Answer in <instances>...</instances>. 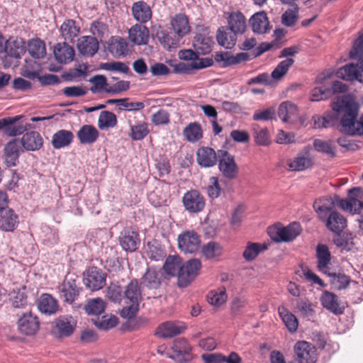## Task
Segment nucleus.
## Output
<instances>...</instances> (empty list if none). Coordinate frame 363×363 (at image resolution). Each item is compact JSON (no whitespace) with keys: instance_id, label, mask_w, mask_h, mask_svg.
I'll use <instances>...</instances> for the list:
<instances>
[{"instance_id":"nucleus-6","label":"nucleus","mask_w":363,"mask_h":363,"mask_svg":"<svg viewBox=\"0 0 363 363\" xmlns=\"http://www.w3.org/2000/svg\"><path fill=\"white\" fill-rule=\"evenodd\" d=\"M218 156V168L223 176L228 179L236 178L238 174V167L235 162L234 156L226 150H220Z\"/></svg>"},{"instance_id":"nucleus-38","label":"nucleus","mask_w":363,"mask_h":363,"mask_svg":"<svg viewBox=\"0 0 363 363\" xmlns=\"http://www.w3.org/2000/svg\"><path fill=\"white\" fill-rule=\"evenodd\" d=\"M38 308L44 314L52 315L55 313L58 308V302L51 295L43 294L38 301Z\"/></svg>"},{"instance_id":"nucleus-1","label":"nucleus","mask_w":363,"mask_h":363,"mask_svg":"<svg viewBox=\"0 0 363 363\" xmlns=\"http://www.w3.org/2000/svg\"><path fill=\"white\" fill-rule=\"evenodd\" d=\"M335 116L328 113L314 119L316 128H329L335 119L340 121V131L350 136L363 135V114L358 119L359 106L352 98L344 96L332 104Z\"/></svg>"},{"instance_id":"nucleus-31","label":"nucleus","mask_w":363,"mask_h":363,"mask_svg":"<svg viewBox=\"0 0 363 363\" xmlns=\"http://www.w3.org/2000/svg\"><path fill=\"white\" fill-rule=\"evenodd\" d=\"M19 223L18 215L11 208L0 213V228L6 232H12Z\"/></svg>"},{"instance_id":"nucleus-49","label":"nucleus","mask_w":363,"mask_h":363,"mask_svg":"<svg viewBox=\"0 0 363 363\" xmlns=\"http://www.w3.org/2000/svg\"><path fill=\"white\" fill-rule=\"evenodd\" d=\"M278 313L289 332L296 331L298 323L296 317L288 311L284 306L278 308Z\"/></svg>"},{"instance_id":"nucleus-41","label":"nucleus","mask_w":363,"mask_h":363,"mask_svg":"<svg viewBox=\"0 0 363 363\" xmlns=\"http://www.w3.org/2000/svg\"><path fill=\"white\" fill-rule=\"evenodd\" d=\"M156 38L162 47L168 50L179 47L182 40L179 38H177V35L175 33L172 35L168 30L164 29H160L157 30Z\"/></svg>"},{"instance_id":"nucleus-55","label":"nucleus","mask_w":363,"mask_h":363,"mask_svg":"<svg viewBox=\"0 0 363 363\" xmlns=\"http://www.w3.org/2000/svg\"><path fill=\"white\" fill-rule=\"evenodd\" d=\"M105 308L106 303L101 298L89 300L86 305L84 306V309L89 315H95L101 314L104 311Z\"/></svg>"},{"instance_id":"nucleus-18","label":"nucleus","mask_w":363,"mask_h":363,"mask_svg":"<svg viewBox=\"0 0 363 363\" xmlns=\"http://www.w3.org/2000/svg\"><path fill=\"white\" fill-rule=\"evenodd\" d=\"M18 329L24 335H33L39 330L40 323L30 312L23 314L18 321Z\"/></svg>"},{"instance_id":"nucleus-63","label":"nucleus","mask_w":363,"mask_h":363,"mask_svg":"<svg viewBox=\"0 0 363 363\" xmlns=\"http://www.w3.org/2000/svg\"><path fill=\"white\" fill-rule=\"evenodd\" d=\"M330 96H331L330 88L315 87L311 91V100L312 101H319L325 100Z\"/></svg>"},{"instance_id":"nucleus-64","label":"nucleus","mask_w":363,"mask_h":363,"mask_svg":"<svg viewBox=\"0 0 363 363\" xmlns=\"http://www.w3.org/2000/svg\"><path fill=\"white\" fill-rule=\"evenodd\" d=\"M350 56L352 59H363V33L354 42Z\"/></svg>"},{"instance_id":"nucleus-16","label":"nucleus","mask_w":363,"mask_h":363,"mask_svg":"<svg viewBox=\"0 0 363 363\" xmlns=\"http://www.w3.org/2000/svg\"><path fill=\"white\" fill-rule=\"evenodd\" d=\"M169 25L177 38L182 39L191 31L189 18L184 13L175 14L170 18Z\"/></svg>"},{"instance_id":"nucleus-8","label":"nucleus","mask_w":363,"mask_h":363,"mask_svg":"<svg viewBox=\"0 0 363 363\" xmlns=\"http://www.w3.org/2000/svg\"><path fill=\"white\" fill-rule=\"evenodd\" d=\"M296 359L298 363H315L317 359L315 348L306 341L297 342L294 347Z\"/></svg>"},{"instance_id":"nucleus-56","label":"nucleus","mask_w":363,"mask_h":363,"mask_svg":"<svg viewBox=\"0 0 363 363\" xmlns=\"http://www.w3.org/2000/svg\"><path fill=\"white\" fill-rule=\"evenodd\" d=\"M294 62V60L293 58H286L281 61L272 71V78L274 80L281 79L288 72Z\"/></svg>"},{"instance_id":"nucleus-34","label":"nucleus","mask_w":363,"mask_h":363,"mask_svg":"<svg viewBox=\"0 0 363 363\" xmlns=\"http://www.w3.org/2000/svg\"><path fill=\"white\" fill-rule=\"evenodd\" d=\"M322 306L334 314H341L344 311V307L340 306L337 296L328 291H325L320 297Z\"/></svg>"},{"instance_id":"nucleus-3","label":"nucleus","mask_w":363,"mask_h":363,"mask_svg":"<svg viewBox=\"0 0 363 363\" xmlns=\"http://www.w3.org/2000/svg\"><path fill=\"white\" fill-rule=\"evenodd\" d=\"M301 232V225L297 223H292L286 227L274 225L267 230L271 239L277 242L292 241Z\"/></svg>"},{"instance_id":"nucleus-7","label":"nucleus","mask_w":363,"mask_h":363,"mask_svg":"<svg viewBox=\"0 0 363 363\" xmlns=\"http://www.w3.org/2000/svg\"><path fill=\"white\" fill-rule=\"evenodd\" d=\"M184 209L189 213H198L202 211L206 202L203 196L197 190L186 191L182 197Z\"/></svg>"},{"instance_id":"nucleus-17","label":"nucleus","mask_w":363,"mask_h":363,"mask_svg":"<svg viewBox=\"0 0 363 363\" xmlns=\"http://www.w3.org/2000/svg\"><path fill=\"white\" fill-rule=\"evenodd\" d=\"M84 283L91 291L99 290L106 284V274L98 268L91 267L87 271Z\"/></svg>"},{"instance_id":"nucleus-39","label":"nucleus","mask_w":363,"mask_h":363,"mask_svg":"<svg viewBox=\"0 0 363 363\" xmlns=\"http://www.w3.org/2000/svg\"><path fill=\"white\" fill-rule=\"evenodd\" d=\"M212 65V60L201 59L198 61L191 62L190 63L180 62L176 67V71L182 74H191L194 70L203 69L210 67Z\"/></svg>"},{"instance_id":"nucleus-25","label":"nucleus","mask_w":363,"mask_h":363,"mask_svg":"<svg viewBox=\"0 0 363 363\" xmlns=\"http://www.w3.org/2000/svg\"><path fill=\"white\" fill-rule=\"evenodd\" d=\"M278 116L283 122L292 123L298 117V107L291 101H284L279 106Z\"/></svg>"},{"instance_id":"nucleus-10","label":"nucleus","mask_w":363,"mask_h":363,"mask_svg":"<svg viewBox=\"0 0 363 363\" xmlns=\"http://www.w3.org/2000/svg\"><path fill=\"white\" fill-rule=\"evenodd\" d=\"M356 65L349 64L343 66L337 72V76L347 81L357 80L363 83V59H357Z\"/></svg>"},{"instance_id":"nucleus-50","label":"nucleus","mask_w":363,"mask_h":363,"mask_svg":"<svg viewBox=\"0 0 363 363\" xmlns=\"http://www.w3.org/2000/svg\"><path fill=\"white\" fill-rule=\"evenodd\" d=\"M186 140L190 143H196L203 137L201 125L197 122L190 123L183 130Z\"/></svg>"},{"instance_id":"nucleus-9","label":"nucleus","mask_w":363,"mask_h":363,"mask_svg":"<svg viewBox=\"0 0 363 363\" xmlns=\"http://www.w3.org/2000/svg\"><path fill=\"white\" fill-rule=\"evenodd\" d=\"M177 240L179 250L186 254L194 253L198 250L201 244L199 235L193 230L185 231L180 234Z\"/></svg>"},{"instance_id":"nucleus-23","label":"nucleus","mask_w":363,"mask_h":363,"mask_svg":"<svg viewBox=\"0 0 363 363\" xmlns=\"http://www.w3.org/2000/svg\"><path fill=\"white\" fill-rule=\"evenodd\" d=\"M56 61L61 64H68L74 60V48L66 43H57L53 50Z\"/></svg>"},{"instance_id":"nucleus-48","label":"nucleus","mask_w":363,"mask_h":363,"mask_svg":"<svg viewBox=\"0 0 363 363\" xmlns=\"http://www.w3.org/2000/svg\"><path fill=\"white\" fill-rule=\"evenodd\" d=\"M117 122L115 113L108 111H103L99 116L98 127L101 130H108L116 127Z\"/></svg>"},{"instance_id":"nucleus-22","label":"nucleus","mask_w":363,"mask_h":363,"mask_svg":"<svg viewBox=\"0 0 363 363\" xmlns=\"http://www.w3.org/2000/svg\"><path fill=\"white\" fill-rule=\"evenodd\" d=\"M250 24L255 33L264 34L269 31V21L265 11L253 14L250 18Z\"/></svg>"},{"instance_id":"nucleus-47","label":"nucleus","mask_w":363,"mask_h":363,"mask_svg":"<svg viewBox=\"0 0 363 363\" xmlns=\"http://www.w3.org/2000/svg\"><path fill=\"white\" fill-rule=\"evenodd\" d=\"M182 260L179 256H169L167 257L162 269L164 272L170 276H179V271L182 268Z\"/></svg>"},{"instance_id":"nucleus-62","label":"nucleus","mask_w":363,"mask_h":363,"mask_svg":"<svg viewBox=\"0 0 363 363\" xmlns=\"http://www.w3.org/2000/svg\"><path fill=\"white\" fill-rule=\"evenodd\" d=\"M118 323V319L116 316L112 315L108 317L104 315L101 319H98L94 322V325L101 330H108L114 328Z\"/></svg>"},{"instance_id":"nucleus-28","label":"nucleus","mask_w":363,"mask_h":363,"mask_svg":"<svg viewBox=\"0 0 363 363\" xmlns=\"http://www.w3.org/2000/svg\"><path fill=\"white\" fill-rule=\"evenodd\" d=\"M77 48L82 55L92 57L99 50V42L93 36H82L78 40Z\"/></svg>"},{"instance_id":"nucleus-58","label":"nucleus","mask_w":363,"mask_h":363,"mask_svg":"<svg viewBox=\"0 0 363 363\" xmlns=\"http://www.w3.org/2000/svg\"><path fill=\"white\" fill-rule=\"evenodd\" d=\"M207 299L210 304L219 306L224 303L227 299L225 287L219 288L217 291H211L207 295Z\"/></svg>"},{"instance_id":"nucleus-36","label":"nucleus","mask_w":363,"mask_h":363,"mask_svg":"<svg viewBox=\"0 0 363 363\" xmlns=\"http://www.w3.org/2000/svg\"><path fill=\"white\" fill-rule=\"evenodd\" d=\"M317 268L324 274H328L331 255L327 245L318 244L316 247Z\"/></svg>"},{"instance_id":"nucleus-59","label":"nucleus","mask_w":363,"mask_h":363,"mask_svg":"<svg viewBox=\"0 0 363 363\" xmlns=\"http://www.w3.org/2000/svg\"><path fill=\"white\" fill-rule=\"evenodd\" d=\"M281 16V23L286 26H293L298 20V6L297 4L291 6Z\"/></svg>"},{"instance_id":"nucleus-45","label":"nucleus","mask_w":363,"mask_h":363,"mask_svg":"<svg viewBox=\"0 0 363 363\" xmlns=\"http://www.w3.org/2000/svg\"><path fill=\"white\" fill-rule=\"evenodd\" d=\"M216 39L220 45L226 49H231L236 43L237 35L230 30L226 31L222 27L218 30Z\"/></svg>"},{"instance_id":"nucleus-11","label":"nucleus","mask_w":363,"mask_h":363,"mask_svg":"<svg viewBox=\"0 0 363 363\" xmlns=\"http://www.w3.org/2000/svg\"><path fill=\"white\" fill-rule=\"evenodd\" d=\"M320 221L324 223L328 230L336 235H340L347 226L346 218L337 211H332Z\"/></svg>"},{"instance_id":"nucleus-54","label":"nucleus","mask_w":363,"mask_h":363,"mask_svg":"<svg viewBox=\"0 0 363 363\" xmlns=\"http://www.w3.org/2000/svg\"><path fill=\"white\" fill-rule=\"evenodd\" d=\"M252 130L257 145L267 146L269 144V134L267 128H260L257 124H253Z\"/></svg>"},{"instance_id":"nucleus-60","label":"nucleus","mask_w":363,"mask_h":363,"mask_svg":"<svg viewBox=\"0 0 363 363\" xmlns=\"http://www.w3.org/2000/svg\"><path fill=\"white\" fill-rule=\"evenodd\" d=\"M296 306L302 316L308 319L314 316L315 306L308 299L298 300L296 303Z\"/></svg>"},{"instance_id":"nucleus-40","label":"nucleus","mask_w":363,"mask_h":363,"mask_svg":"<svg viewBox=\"0 0 363 363\" xmlns=\"http://www.w3.org/2000/svg\"><path fill=\"white\" fill-rule=\"evenodd\" d=\"M77 135L82 144H93L97 140L99 132L92 125H84L78 130Z\"/></svg>"},{"instance_id":"nucleus-37","label":"nucleus","mask_w":363,"mask_h":363,"mask_svg":"<svg viewBox=\"0 0 363 363\" xmlns=\"http://www.w3.org/2000/svg\"><path fill=\"white\" fill-rule=\"evenodd\" d=\"M60 33L65 41L74 42L80 33V27L76 24L75 21L67 19L60 26Z\"/></svg>"},{"instance_id":"nucleus-13","label":"nucleus","mask_w":363,"mask_h":363,"mask_svg":"<svg viewBox=\"0 0 363 363\" xmlns=\"http://www.w3.org/2000/svg\"><path fill=\"white\" fill-rule=\"evenodd\" d=\"M20 144L21 141L18 139H13L5 145L4 157L7 167H15L18 162L19 156L24 150Z\"/></svg>"},{"instance_id":"nucleus-52","label":"nucleus","mask_w":363,"mask_h":363,"mask_svg":"<svg viewBox=\"0 0 363 363\" xmlns=\"http://www.w3.org/2000/svg\"><path fill=\"white\" fill-rule=\"evenodd\" d=\"M149 133L148 125L145 122L138 121L135 125L130 123L129 136L133 140H142Z\"/></svg>"},{"instance_id":"nucleus-51","label":"nucleus","mask_w":363,"mask_h":363,"mask_svg":"<svg viewBox=\"0 0 363 363\" xmlns=\"http://www.w3.org/2000/svg\"><path fill=\"white\" fill-rule=\"evenodd\" d=\"M28 51L35 59H40L46 55V48L44 42L39 38L31 39L28 43Z\"/></svg>"},{"instance_id":"nucleus-21","label":"nucleus","mask_w":363,"mask_h":363,"mask_svg":"<svg viewBox=\"0 0 363 363\" xmlns=\"http://www.w3.org/2000/svg\"><path fill=\"white\" fill-rule=\"evenodd\" d=\"M21 145L24 150L36 151L43 145V139L40 134L36 131L27 132L21 139Z\"/></svg>"},{"instance_id":"nucleus-5","label":"nucleus","mask_w":363,"mask_h":363,"mask_svg":"<svg viewBox=\"0 0 363 363\" xmlns=\"http://www.w3.org/2000/svg\"><path fill=\"white\" fill-rule=\"evenodd\" d=\"M26 46L25 41L21 38H9L6 41L4 52H6L5 56L4 63H6L9 58H13L16 62L13 63L14 66L18 65L17 60L20 59L22 55L26 52ZM12 63L9 65L5 64V67H9Z\"/></svg>"},{"instance_id":"nucleus-14","label":"nucleus","mask_w":363,"mask_h":363,"mask_svg":"<svg viewBox=\"0 0 363 363\" xmlns=\"http://www.w3.org/2000/svg\"><path fill=\"white\" fill-rule=\"evenodd\" d=\"M60 296L64 301L72 303L79 294V288L74 279L66 278L58 286Z\"/></svg>"},{"instance_id":"nucleus-24","label":"nucleus","mask_w":363,"mask_h":363,"mask_svg":"<svg viewBox=\"0 0 363 363\" xmlns=\"http://www.w3.org/2000/svg\"><path fill=\"white\" fill-rule=\"evenodd\" d=\"M228 28L235 34H242L246 30V18L239 11H233L228 16Z\"/></svg>"},{"instance_id":"nucleus-20","label":"nucleus","mask_w":363,"mask_h":363,"mask_svg":"<svg viewBox=\"0 0 363 363\" xmlns=\"http://www.w3.org/2000/svg\"><path fill=\"white\" fill-rule=\"evenodd\" d=\"M360 193L359 188H353L349 190V198L346 199H340L338 201L339 206L345 211H349L353 214H359L361 207H359L360 201L356 197Z\"/></svg>"},{"instance_id":"nucleus-30","label":"nucleus","mask_w":363,"mask_h":363,"mask_svg":"<svg viewBox=\"0 0 363 363\" xmlns=\"http://www.w3.org/2000/svg\"><path fill=\"white\" fill-rule=\"evenodd\" d=\"M131 11L134 18L140 23L149 21L152 15L150 6L143 1L133 3Z\"/></svg>"},{"instance_id":"nucleus-57","label":"nucleus","mask_w":363,"mask_h":363,"mask_svg":"<svg viewBox=\"0 0 363 363\" xmlns=\"http://www.w3.org/2000/svg\"><path fill=\"white\" fill-rule=\"evenodd\" d=\"M201 252L206 259H213L222 255L223 248L216 242H209L202 246Z\"/></svg>"},{"instance_id":"nucleus-42","label":"nucleus","mask_w":363,"mask_h":363,"mask_svg":"<svg viewBox=\"0 0 363 363\" xmlns=\"http://www.w3.org/2000/svg\"><path fill=\"white\" fill-rule=\"evenodd\" d=\"M163 274L160 270L148 267L142 277L143 284L149 289H157L160 286Z\"/></svg>"},{"instance_id":"nucleus-33","label":"nucleus","mask_w":363,"mask_h":363,"mask_svg":"<svg viewBox=\"0 0 363 363\" xmlns=\"http://www.w3.org/2000/svg\"><path fill=\"white\" fill-rule=\"evenodd\" d=\"M149 30L141 24L133 26L128 31L129 39L133 43L141 45H146L149 40Z\"/></svg>"},{"instance_id":"nucleus-12","label":"nucleus","mask_w":363,"mask_h":363,"mask_svg":"<svg viewBox=\"0 0 363 363\" xmlns=\"http://www.w3.org/2000/svg\"><path fill=\"white\" fill-rule=\"evenodd\" d=\"M172 354L169 357L179 363H183L191 359V347L184 338H177L172 346Z\"/></svg>"},{"instance_id":"nucleus-44","label":"nucleus","mask_w":363,"mask_h":363,"mask_svg":"<svg viewBox=\"0 0 363 363\" xmlns=\"http://www.w3.org/2000/svg\"><path fill=\"white\" fill-rule=\"evenodd\" d=\"M73 133L67 130H60L56 132L52 138V145L55 149H60L68 146L73 140Z\"/></svg>"},{"instance_id":"nucleus-29","label":"nucleus","mask_w":363,"mask_h":363,"mask_svg":"<svg viewBox=\"0 0 363 363\" xmlns=\"http://www.w3.org/2000/svg\"><path fill=\"white\" fill-rule=\"evenodd\" d=\"M108 50L115 57H121L128 53V44L120 36H112L108 42Z\"/></svg>"},{"instance_id":"nucleus-4","label":"nucleus","mask_w":363,"mask_h":363,"mask_svg":"<svg viewBox=\"0 0 363 363\" xmlns=\"http://www.w3.org/2000/svg\"><path fill=\"white\" fill-rule=\"evenodd\" d=\"M201 267L199 259H191L182 265L179 271L178 286L180 288L186 287L198 275Z\"/></svg>"},{"instance_id":"nucleus-26","label":"nucleus","mask_w":363,"mask_h":363,"mask_svg":"<svg viewBox=\"0 0 363 363\" xmlns=\"http://www.w3.org/2000/svg\"><path fill=\"white\" fill-rule=\"evenodd\" d=\"M75 325L72 316H60L55 322V330L60 337H69L73 333Z\"/></svg>"},{"instance_id":"nucleus-35","label":"nucleus","mask_w":363,"mask_h":363,"mask_svg":"<svg viewBox=\"0 0 363 363\" xmlns=\"http://www.w3.org/2000/svg\"><path fill=\"white\" fill-rule=\"evenodd\" d=\"M313 208L320 220L332 211H335V201L331 197H323L316 199L313 203Z\"/></svg>"},{"instance_id":"nucleus-43","label":"nucleus","mask_w":363,"mask_h":363,"mask_svg":"<svg viewBox=\"0 0 363 363\" xmlns=\"http://www.w3.org/2000/svg\"><path fill=\"white\" fill-rule=\"evenodd\" d=\"M313 164L309 152L306 155L298 154L293 160L288 162V166L291 171H303L310 168Z\"/></svg>"},{"instance_id":"nucleus-2","label":"nucleus","mask_w":363,"mask_h":363,"mask_svg":"<svg viewBox=\"0 0 363 363\" xmlns=\"http://www.w3.org/2000/svg\"><path fill=\"white\" fill-rule=\"evenodd\" d=\"M125 303L129 304L121 311V315L127 319L134 318L139 310V304L143 300L141 287L138 279L131 280L124 291Z\"/></svg>"},{"instance_id":"nucleus-27","label":"nucleus","mask_w":363,"mask_h":363,"mask_svg":"<svg viewBox=\"0 0 363 363\" xmlns=\"http://www.w3.org/2000/svg\"><path fill=\"white\" fill-rule=\"evenodd\" d=\"M213 44V38L209 36L207 30L196 33L193 42L194 49L201 55L210 53Z\"/></svg>"},{"instance_id":"nucleus-32","label":"nucleus","mask_w":363,"mask_h":363,"mask_svg":"<svg viewBox=\"0 0 363 363\" xmlns=\"http://www.w3.org/2000/svg\"><path fill=\"white\" fill-rule=\"evenodd\" d=\"M198 164L203 167H213L217 162L215 150L209 147H202L198 149L196 152Z\"/></svg>"},{"instance_id":"nucleus-46","label":"nucleus","mask_w":363,"mask_h":363,"mask_svg":"<svg viewBox=\"0 0 363 363\" xmlns=\"http://www.w3.org/2000/svg\"><path fill=\"white\" fill-rule=\"evenodd\" d=\"M326 274L330 278V283L332 288L335 290L345 289L351 282L350 277L343 273L328 272Z\"/></svg>"},{"instance_id":"nucleus-53","label":"nucleus","mask_w":363,"mask_h":363,"mask_svg":"<svg viewBox=\"0 0 363 363\" xmlns=\"http://www.w3.org/2000/svg\"><path fill=\"white\" fill-rule=\"evenodd\" d=\"M265 250H267L265 244L248 242L243 251L242 256L246 261L250 262L254 260L260 252Z\"/></svg>"},{"instance_id":"nucleus-15","label":"nucleus","mask_w":363,"mask_h":363,"mask_svg":"<svg viewBox=\"0 0 363 363\" xmlns=\"http://www.w3.org/2000/svg\"><path fill=\"white\" fill-rule=\"evenodd\" d=\"M186 328L183 322L167 321L157 327L155 335L163 338H170L182 333Z\"/></svg>"},{"instance_id":"nucleus-19","label":"nucleus","mask_w":363,"mask_h":363,"mask_svg":"<svg viewBox=\"0 0 363 363\" xmlns=\"http://www.w3.org/2000/svg\"><path fill=\"white\" fill-rule=\"evenodd\" d=\"M118 239L121 246L125 251L134 252L140 244L138 234L130 228H125Z\"/></svg>"},{"instance_id":"nucleus-61","label":"nucleus","mask_w":363,"mask_h":363,"mask_svg":"<svg viewBox=\"0 0 363 363\" xmlns=\"http://www.w3.org/2000/svg\"><path fill=\"white\" fill-rule=\"evenodd\" d=\"M313 144L316 151L326 154L332 157L335 156L334 147L330 142L320 139H315Z\"/></svg>"}]
</instances>
